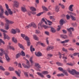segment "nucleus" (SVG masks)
I'll use <instances>...</instances> for the list:
<instances>
[{"instance_id": "nucleus-1", "label": "nucleus", "mask_w": 79, "mask_h": 79, "mask_svg": "<svg viewBox=\"0 0 79 79\" xmlns=\"http://www.w3.org/2000/svg\"><path fill=\"white\" fill-rule=\"evenodd\" d=\"M69 69L67 70V71L68 72H69V73H70V74H72V75H74L75 74H76L77 75H79V72H77L75 69H72V71L69 70Z\"/></svg>"}, {"instance_id": "nucleus-2", "label": "nucleus", "mask_w": 79, "mask_h": 79, "mask_svg": "<svg viewBox=\"0 0 79 79\" xmlns=\"http://www.w3.org/2000/svg\"><path fill=\"white\" fill-rule=\"evenodd\" d=\"M43 21H44V22H45V24H47V22L45 21V19H44L43 18L42 19L41 23H39L38 25V29H40V28H41L42 27V24L43 23Z\"/></svg>"}, {"instance_id": "nucleus-3", "label": "nucleus", "mask_w": 79, "mask_h": 79, "mask_svg": "<svg viewBox=\"0 0 79 79\" xmlns=\"http://www.w3.org/2000/svg\"><path fill=\"white\" fill-rule=\"evenodd\" d=\"M5 6L7 10L8 13H9V15H12L13 14V11L11 10L9 8V6H8V5L7 4H5Z\"/></svg>"}, {"instance_id": "nucleus-4", "label": "nucleus", "mask_w": 79, "mask_h": 79, "mask_svg": "<svg viewBox=\"0 0 79 79\" xmlns=\"http://www.w3.org/2000/svg\"><path fill=\"white\" fill-rule=\"evenodd\" d=\"M67 31L70 32V34H69V35L70 37L72 36V31H74V28L73 27H70L69 29L67 28Z\"/></svg>"}, {"instance_id": "nucleus-5", "label": "nucleus", "mask_w": 79, "mask_h": 79, "mask_svg": "<svg viewBox=\"0 0 79 79\" xmlns=\"http://www.w3.org/2000/svg\"><path fill=\"white\" fill-rule=\"evenodd\" d=\"M14 4L15 6L16 7V8H18L19 7V2L17 1H15L14 2Z\"/></svg>"}, {"instance_id": "nucleus-6", "label": "nucleus", "mask_w": 79, "mask_h": 79, "mask_svg": "<svg viewBox=\"0 0 79 79\" xmlns=\"http://www.w3.org/2000/svg\"><path fill=\"white\" fill-rule=\"evenodd\" d=\"M74 6V5H70L69 6V10L70 11H73L74 9L73 8V7Z\"/></svg>"}, {"instance_id": "nucleus-7", "label": "nucleus", "mask_w": 79, "mask_h": 79, "mask_svg": "<svg viewBox=\"0 0 79 79\" xmlns=\"http://www.w3.org/2000/svg\"><path fill=\"white\" fill-rule=\"evenodd\" d=\"M49 27L51 29V32H52V33H55V32H56L55 29V28L53 27L52 26H49Z\"/></svg>"}, {"instance_id": "nucleus-8", "label": "nucleus", "mask_w": 79, "mask_h": 79, "mask_svg": "<svg viewBox=\"0 0 79 79\" xmlns=\"http://www.w3.org/2000/svg\"><path fill=\"white\" fill-rule=\"evenodd\" d=\"M3 34H4V39H8V40H10V38L8 37V35H6L5 33H4Z\"/></svg>"}, {"instance_id": "nucleus-9", "label": "nucleus", "mask_w": 79, "mask_h": 79, "mask_svg": "<svg viewBox=\"0 0 79 79\" xmlns=\"http://www.w3.org/2000/svg\"><path fill=\"white\" fill-rule=\"evenodd\" d=\"M5 57L6 59V60L8 62H9L10 61V57H9V56H8V54L6 53H5Z\"/></svg>"}, {"instance_id": "nucleus-10", "label": "nucleus", "mask_w": 79, "mask_h": 79, "mask_svg": "<svg viewBox=\"0 0 79 79\" xmlns=\"http://www.w3.org/2000/svg\"><path fill=\"white\" fill-rule=\"evenodd\" d=\"M55 11L56 12L58 13L60 11V7L59 6H56L55 8Z\"/></svg>"}, {"instance_id": "nucleus-11", "label": "nucleus", "mask_w": 79, "mask_h": 79, "mask_svg": "<svg viewBox=\"0 0 79 79\" xmlns=\"http://www.w3.org/2000/svg\"><path fill=\"white\" fill-rule=\"evenodd\" d=\"M4 12V11H2L0 12V17L1 18H2V19H3V18H5V17L3 16V13Z\"/></svg>"}, {"instance_id": "nucleus-12", "label": "nucleus", "mask_w": 79, "mask_h": 79, "mask_svg": "<svg viewBox=\"0 0 79 79\" xmlns=\"http://www.w3.org/2000/svg\"><path fill=\"white\" fill-rule=\"evenodd\" d=\"M6 23L7 24H13L14 23V22H13L12 21H10L8 20H6Z\"/></svg>"}, {"instance_id": "nucleus-13", "label": "nucleus", "mask_w": 79, "mask_h": 79, "mask_svg": "<svg viewBox=\"0 0 79 79\" xmlns=\"http://www.w3.org/2000/svg\"><path fill=\"white\" fill-rule=\"evenodd\" d=\"M60 37H61V38H62L63 39H68V36L66 35H60Z\"/></svg>"}, {"instance_id": "nucleus-14", "label": "nucleus", "mask_w": 79, "mask_h": 79, "mask_svg": "<svg viewBox=\"0 0 79 79\" xmlns=\"http://www.w3.org/2000/svg\"><path fill=\"white\" fill-rule=\"evenodd\" d=\"M0 50L1 52V53L0 52V56H2L3 53H5V50L2 48H1L0 49Z\"/></svg>"}, {"instance_id": "nucleus-15", "label": "nucleus", "mask_w": 79, "mask_h": 79, "mask_svg": "<svg viewBox=\"0 0 79 79\" xmlns=\"http://www.w3.org/2000/svg\"><path fill=\"white\" fill-rule=\"evenodd\" d=\"M35 54L36 56H42V53L40 52H35Z\"/></svg>"}, {"instance_id": "nucleus-16", "label": "nucleus", "mask_w": 79, "mask_h": 79, "mask_svg": "<svg viewBox=\"0 0 79 79\" xmlns=\"http://www.w3.org/2000/svg\"><path fill=\"white\" fill-rule=\"evenodd\" d=\"M69 42V40H66L64 41H61V43L63 44H66V43H68V42Z\"/></svg>"}, {"instance_id": "nucleus-17", "label": "nucleus", "mask_w": 79, "mask_h": 79, "mask_svg": "<svg viewBox=\"0 0 79 79\" xmlns=\"http://www.w3.org/2000/svg\"><path fill=\"white\" fill-rule=\"evenodd\" d=\"M35 66L38 68V69H41L42 68L41 67V66H40L39 64H35Z\"/></svg>"}, {"instance_id": "nucleus-18", "label": "nucleus", "mask_w": 79, "mask_h": 79, "mask_svg": "<svg viewBox=\"0 0 79 79\" xmlns=\"http://www.w3.org/2000/svg\"><path fill=\"white\" fill-rule=\"evenodd\" d=\"M59 5L60 6L62 9H64L65 8V6L61 3H59Z\"/></svg>"}, {"instance_id": "nucleus-19", "label": "nucleus", "mask_w": 79, "mask_h": 79, "mask_svg": "<svg viewBox=\"0 0 79 79\" xmlns=\"http://www.w3.org/2000/svg\"><path fill=\"white\" fill-rule=\"evenodd\" d=\"M33 36L34 40H39V38H38V37L37 35H34Z\"/></svg>"}, {"instance_id": "nucleus-20", "label": "nucleus", "mask_w": 79, "mask_h": 79, "mask_svg": "<svg viewBox=\"0 0 79 79\" xmlns=\"http://www.w3.org/2000/svg\"><path fill=\"white\" fill-rule=\"evenodd\" d=\"M37 74L39 76H40L41 77H44V75H43V74L40 72H37Z\"/></svg>"}, {"instance_id": "nucleus-21", "label": "nucleus", "mask_w": 79, "mask_h": 79, "mask_svg": "<svg viewBox=\"0 0 79 79\" xmlns=\"http://www.w3.org/2000/svg\"><path fill=\"white\" fill-rule=\"evenodd\" d=\"M11 33L12 34H16V31H15V29H12L11 31H10Z\"/></svg>"}, {"instance_id": "nucleus-22", "label": "nucleus", "mask_w": 79, "mask_h": 79, "mask_svg": "<svg viewBox=\"0 0 79 79\" xmlns=\"http://www.w3.org/2000/svg\"><path fill=\"white\" fill-rule=\"evenodd\" d=\"M67 13H69V14H70V15H74V16H76V14L75 13H73L72 12H71L70 11H68L67 12Z\"/></svg>"}, {"instance_id": "nucleus-23", "label": "nucleus", "mask_w": 79, "mask_h": 79, "mask_svg": "<svg viewBox=\"0 0 79 79\" xmlns=\"http://www.w3.org/2000/svg\"><path fill=\"white\" fill-rule=\"evenodd\" d=\"M70 16L71 17L72 20L73 21H75L76 19V17H74L73 15H70Z\"/></svg>"}, {"instance_id": "nucleus-24", "label": "nucleus", "mask_w": 79, "mask_h": 79, "mask_svg": "<svg viewBox=\"0 0 79 79\" xmlns=\"http://www.w3.org/2000/svg\"><path fill=\"white\" fill-rule=\"evenodd\" d=\"M60 25H63V23H64V20H63V19H61V20H60Z\"/></svg>"}, {"instance_id": "nucleus-25", "label": "nucleus", "mask_w": 79, "mask_h": 79, "mask_svg": "<svg viewBox=\"0 0 79 79\" xmlns=\"http://www.w3.org/2000/svg\"><path fill=\"white\" fill-rule=\"evenodd\" d=\"M12 40L13 42H14V43H15V44L17 43V40H16V38H15V37H13L12 38Z\"/></svg>"}, {"instance_id": "nucleus-26", "label": "nucleus", "mask_w": 79, "mask_h": 79, "mask_svg": "<svg viewBox=\"0 0 79 79\" xmlns=\"http://www.w3.org/2000/svg\"><path fill=\"white\" fill-rule=\"evenodd\" d=\"M5 27L6 30H8L9 29H10V27H9V24H6Z\"/></svg>"}, {"instance_id": "nucleus-27", "label": "nucleus", "mask_w": 79, "mask_h": 79, "mask_svg": "<svg viewBox=\"0 0 79 79\" xmlns=\"http://www.w3.org/2000/svg\"><path fill=\"white\" fill-rule=\"evenodd\" d=\"M19 46L21 48L23 49V50H24V47L23 46V45L22 44H20L19 43L18 44Z\"/></svg>"}, {"instance_id": "nucleus-28", "label": "nucleus", "mask_w": 79, "mask_h": 79, "mask_svg": "<svg viewBox=\"0 0 79 79\" xmlns=\"http://www.w3.org/2000/svg\"><path fill=\"white\" fill-rule=\"evenodd\" d=\"M49 73L47 71H44L42 72V74H44V75H45L46 74H48Z\"/></svg>"}, {"instance_id": "nucleus-29", "label": "nucleus", "mask_w": 79, "mask_h": 79, "mask_svg": "<svg viewBox=\"0 0 79 79\" xmlns=\"http://www.w3.org/2000/svg\"><path fill=\"white\" fill-rule=\"evenodd\" d=\"M22 65H23L24 68H27V69H28L29 68V67L27 65L23 63Z\"/></svg>"}, {"instance_id": "nucleus-30", "label": "nucleus", "mask_w": 79, "mask_h": 79, "mask_svg": "<svg viewBox=\"0 0 79 79\" xmlns=\"http://www.w3.org/2000/svg\"><path fill=\"white\" fill-rule=\"evenodd\" d=\"M33 48V46L32 45H31L30 47V50L31 52H34V51H35V48Z\"/></svg>"}, {"instance_id": "nucleus-31", "label": "nucleus", "mask_w": 79, "mask_h": 79, "mask_svg": "<svg viewBox=\"0 0 79 79\" xmlns=\"http://www.w3.org/2000/svg\"><path fill=\"white\" fill-rule=\"evenodd\" d=\"M30 10L32 11H36V9L34 7H30Z\"/></svg>"}, {"instance_id": "nucleus-32", "label": "nucleus", "mask_w": 79, "mask_h": 79, "mask_svg": "<svg viewBox=\"0 0 79 79\" xmlns=\"http://www.w3.org/2000/svg\"><path fill=\"white\" fill-rule=\"evenodd\" d=\"M42 27H44V29H48L49 28V27L48 26H47L46 25H43L42 26ZM42 27L41 28H42ZM40 28H40V29H40Z\"/></svg>"}, {"instance_id": "nucleus-33", "label": "nucleus", "mask_w": 79, "mask_h": 79, "mask_svg": "<svg viewBox=\"0 0 79 79\" xmlns=\"http://www.w3.org/2000/svg\"><path fill=\"white\" fill-rule=\"evenodd\" d=\"M22 11L23 12H26L27 11V10L26 9V8L24 7H22Z\"/></svg>"}, {"instance_id": "nucleus-34", "label": "nucleus", "mask_w": 79, "mask_h": 79, "mask_svg": "<svg viewBox=\"0 0 79 79\" xmlns=\"http://www.w3.org/2000/svg\"><path fill=\"white\" fill-rule=\"evenodd\" d=\"M32 27V24H31V23L29 24L28 25L25 27V28H26V29H29V28H30V27Z\"/></svg>"}, {"instance_id": "nucleus-35", "label": "nucleus", "mask_w": 79, "mask_h": 79, "mask_svg": "<svg viewBox=\"0 0 79 79\" xmlns=\"http://www.w3.org/2000/svg\"><path fill=\"white\" fill-rule=\"evenodd\" d=\"M29 61L31 63V64H34V62L32 60V57H31L29 60Z\"/></svg>"}, {"instance_id": "nucleus-36", "label": "nucleus", "mask_w": 79, "mask_h": 79, "mask_svg": "<svg viewBox=\"0 0 79 79\" xmlns=\"http://www.w3.org/2000/svg\"><path fill=\"white\" fill-rule=\"evenodd\" d=\"M31 26H33V27H34L35 28H36L37 27V26L36 25H35V24L34 23H31Z\"/></svg>"}, {"instance_id": "nucleus-37", "label": "nucleus", "mask_w": 79, "mask_h": 79, "mask_svg": "<svg viewBox=\"0 0 79 79\" xmlns=\"http://www.w3.org/2000/svg\"><path fill=\"white\" fill-rule=\"evenodd\" d=\"M20 55H21V54L18 53L16 55V58H18L20 57Z\"/></svg>"}, {"instance_id": "nucleus-38", "label": "nucleus", "mask_w": 79, "mask_h": 79, "mask_svg": "<svg viewBox=\"0 0 79 79\" xmlns=\"http://www.w3.org/2000/svg\"><path fill=\"white\" fill-rule=\"evenodd\" d=\"M9 71H13L15 70V69H14V68H13L12 67H10L9 68Z\"/></svg>"}, {"instance_id": "nucleus-39", "label": "nucleus", "mask_w": 79, "mask_h": 79, "mask_svg": "<svg viewBox=\"0 0 79 79\" xmlns=\"http://www.w3.org/2000/svg\"><path fill=\"white\" fill-rule=\"evenodd\" d=\"M56 64L59 66H63V64L59 62H56Z\"/></svg>"}, {"instance_id": "nucleus-40", "label": "nucleus", "mask_w": 79, "mask_h": 79, "mask_svg": "<svg viewBox=\"0 0 79 79\" xmlns=\"http://www.w3.org/2000/svg\"><path fill=\"white\" fill-rule=\"evenodd\" d=\"M62 50L63 52H68V50L66 49H65L64 48H63L62 49Z\"/></svg>"}, {"instance_id": "nucleus-41", "label": "nucleus", "mask_w": 79, "mask_h": 79, "mask_svg": "<svg viewBox=\"0 0 79 79\" xmlns=\"http://www.w3.org/2000/svg\"><path fill=\"white\" fill-rule=\"evenodd\" d=\"M21 56H25V54L24 52H23V51H22L21 52Z\"/></svg>"}, {"instance_id": "nucleus-42", "label": "nucleus", "mask_w": 79, "mask_h": 79, "mask_svg": "<svg viewBox=\"0 0 79 79\" xmlns=\"http://www.w3.org/2000/svg\"><path fill=\"white\" fill-rule=\"evenodd\" d=\"M25 40H27V42H28V41H30V40H29V38L27 36H26L25 37Z\"/></svg>"}, {"instance_id": "nucleus-43", "label": "nucleus", "mask_w": 79, "mask_h": 79, "mask_svg": "<svg viewBox=\"0 0 79 79\" xmlns=\"http://www.w3.org/2000/svg\"><path fill=\"white\" fill-rule=\"evenodd\" d=\"M0 10H1V12L3 11V9L2 7V5H0Z\"/></svg>"}, {"instance_id": "nucleus-44", "label": "nucleus", "mask_w": 79, "mask_h": 79, "mask_svg": "<svg viewBox=\"0 0 79 79\" xmlns=\"http://www.w3.org/2000/svg\"><path fill=\"white\" fill-rule=\"evenodd\" d=\"M15 73L16 74L18 75V76H19V77H20V74H19V72H18L17 71H15Z\"/></svg>"}, {"instance_id": "nucleus-45", "label": "nucleus", "mask_w": 79, "mask_h": 79, "mask_svg": "<svg viewBox=\"0 0 79 79\" xmlns=\"http://www.w3.org/2000/svg\"><path fill=\"white\" fill-rule=\"evenodd\" d=\"M42 8L43 10H45V11H48V9L45 6H42Z\"/></svg>"}, {"instance_id": "nucleus-46", "label": "nucleus", "mask_w": 79, "mask_h": 79, "mask_svg": "<svg viewBox=\"0 0 79 79\" xmlns=\"http://www.w3.org/2000/svg\"><path fill=\"white\" fill-rule=\"evenodd\" d=\"M0 69H1V70H2V71H5V69L3 68V67L2 66H0Z\"/></svg>"}, {"instance_id": "nucleus-47", "label": "nucleus", "mask_w": 79, "mask_h": 79, "mask_svg": "<svg viewBox=\"0 0 79 79\" xmlns=\"http://www.w3.org/2000/svg\"><path fill=\"white\" fill-rule=\"evenodd\" d=\"M43 13L44 12H43L39 13L37 15V16H40V15H42V14H43Z\"/></svg>"}, {"instance_id": "nucleus-48", "label": "nucleus", "mask_w": 79, "mask_h": 79, "mask_svg": "<svg viewBox=\"0 0 79 79\" xmlns=\"http://www.w3.org/2000/svg\"><path fill=\"white\" fill-rule=\"evenodd\" d=\"M0 31H1V32H4V33H5V32H7V31L3 29H0Z\"/></svg>"}, {"instance_id": "nucleus-49", "label": "nucleus", "mask_w": 79, "mask_h": 79, "mask_svg": "<svg viewBox=\"0 0 79 79\" xmlns=\"http://www.w3.org/2000/svg\"><path fill=\"white\" fill-rule=\"evenodd\" d=\"M9 48H10V49H12L13 50H15V48H14V47H13L9 46Z\"/></svg>"}, {"instance_id": "nucleus-50", "label": "nucleus", "mask_w": 79, "mask_h": 79, "mask_svg": "<svg viewBox=\"0 0 79 79\" xmlns=\"http://www.w3.org/2000/svg\"><path fill=\"white\" fill-rule=\"evenodd\" d=\"M58 69L60 70V71H62L63 70V69L61 68V67H59L58 68Z\"/></svg>"}, {"instance_id": "nucleus-51", "label": "nucleus", "mask_w": 79, "mask_h": 79, "mask_svg": "<svg viewBox=\"0 0 79 79\" xmlns=\"http://www.w3.org/2000/svg\"><path fill=\"white\" fill-rule=\"evenodd\" d=\"M66 64L67 65H69V66H73V64H70L69 63H67Z\"/></svg>"}, {"instance_id": "nucleus-52", "label": "nucleus", "mask_w": 79, "mask_h": 79, "mask_svg": "<svg viewBox=\"0 0 79 79\" xmlns=\"http://www.w3.org/2000/svg\"><path fill=\"white\" fill-rule=\"evenodd\" d=\"M0 42H1V43H2L4 44H5V42L3 41L1 39H0Z\"/></svg>"}, {"instance_id": "nucleus-53", "label": "nucleus", "mask_w": 79, "mask_h": 79, "mask_svg": "<svg viewBox=\"0 0 79 79\" xmlns=\"http://www.w3.org/2000/svg\"><path fill=\"white\" fill-rule=\"evenodd\" d=\"M40 44L41 45V46L42 47H45V44L44 43H42L41 42H40Z\"/></svg>"}, {"instance_id": "nucleus-54", "label": "nucleus", "mask_w": 79, "mask_h": 79, "mask_svg": "<svg viewBox=\"0 0 79 79\" xmlns=\"http://www.w3.org/2000/svg\"><path fill=\"white\" fill-rule=\"evenodd\" d=\"M66 17L67 18V19L68 20L70 18V16L68 15H66Z\"/></svg>"}, {"instance_id": "nucleus-55", "label": "nucleus", "mask_w": 79, "mask_h": 79, "mask_svg": "<svg viewBox=\"0 0 79 79\" xmlns=\"http://www.w3.org/2000/svg\"><path fill=\"white\" fill-rule=\"evenodd\" d=\"M27 14L29 16H31V12L30 11H28Z\"/></svg>"}, {"instance_id": "nucleus-56", "label": "nucleus", "mask_w": 79, "mask_h": 79, "mask_svg": "<svg viewBox=\"0 0 79 79\" xmlns=\"http://www.w3.org/2000/svg\"><path fill=\"white\" fill-rule=\"evenodd\" d=\"M49 47L50 48V50H52L54 48V47L53 46H49Z\"/></svg>"}, {"instance_id": "nucleus-57", "label": "nucleus", "mask_w": 79, "mask_h": 79, "mask_svg": "<svg viewBox=\"0 0 79 79\" xmlns=\"http://www.w3.org/2000/svg\"><path fill=\"white\" fill-rule=\"evenodd\" d=\"M62 31L63 32V34H67V31L65 30H63Z\"/></svg>"}, {"instance_id": "nucleus-58", "label": "nucleus", "mask_w": 79, "mask_h": 79, "mask_svg": "<svg viewBox=\"0 0 79 79\" xmlns=\"http://www.w3.org/2000/svg\"><path fill=\"white\" fill-rule=\"evenodd\" d=\"M69 50H71V51H73L74 50V49L72 48H68Z\"/></svg>"}, {"instance_id": "nucleus-59", "label": "nucleus", "mask_w": 79, "mask_h": 79, "mask_svg": "<svg viewBox=\"0 0 79 79\" xmlns=\"http://www.w3.org/2000/svg\"><path fill=\"white\" fill-rule=\"evenodd\" d=\"M35 33L36 34H40V31L36 30Z\"/></svg>"}, {"instance_id": "nucleus-60", "label": "nucleus", "mask_w": 79, "mask_h": 79, "mask_svg": "<svg viewBox=\"0 0 79 79\" xmlns=\"http://www.w3.org/2000/svg\"><path fill=\"white\" fill-rule=\"evenodd\" d=\"M5 14L6 16H8V15H9L8 14V12H7V11L6 10V12H5Z\"/></svg>"}, {"instance_id": "nucleus-61", "label": "nucleus", "mask_w": 79, "mask_h": 79, "mask_svg": "<svg viewBox=\"0 0 79 79\" xmlns=\"http://www.w3.org/2000/svg\"><path fill=\"white\" fill-rule=\"evenodd\" d=\"M27 44L28 46H30L31 45V43L30 42V41H27Z\"/></svg>"}, {"instance_id": "nucleus-62", "label": "nucleus", "mask_w": 79, "mask_h": 79, "mask_svg": "<svg viewBox=\"0 0 79 79\" xmlns=\"http://www.w3.org/2000/svg\"><path fill=\"white\" fill-rule=\"evenodd\" d=\"M48 56H49L50 57H52V56H53V55L51 54H48Z\"/></svg>"}, {"instance_id": "nucleus-63", "label": "nucleus", "mask_w": 79, "mask_h": 79, "mask_svg": "<svg viewBox=\"0 0 79 79\" xmlns=\"http://www.w3.org/2000/svg\"><path fill=\"white\" fill-rule=\"evenodd\" d=\"M79 53H73V56H76L77 55H79Z\"/></svg>"}, {"instance_id": "nucleus-64", "label": "nucleus", "mask_w": 79, "mask_h": 79, "mask_svg": "<svg viewBox=\"0 0 79 79\" xmlns=\"http://www.w3.org/2000/svg\"><path fill=\"white\" fill-rule=\"evenodd\" d=\"M45 33L46 35H49V32L46 31L45 32Z\"/></svg>"}]
</instances>
